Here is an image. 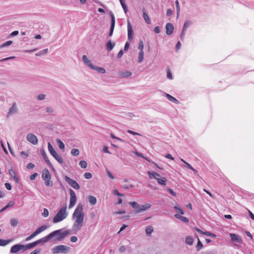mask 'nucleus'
Listing matches in <instances>:
<instances>
[{
  "label": "nucleus",
  "instance_id": "a878e982",
  "mask_svg": "<svg viewBox=\"0 0 254 254\" xmlns=\"http://www.w3.org/2000/svg\"><path fill=\"white\" fill-rule=\"evenodd\" d=\"M175 217L176 218L179 219L180 220L182 221L183 222H186V223H188L189 222V220L187 218H186L184 216H181L178 214H176L175 215Z\"/></svg>",
  "mask_w": 254,
  "mask_h": 254
},
{
  "label": "nucleus",
  "instance_id": "f8f14e48",
  "mask_svg": "<svg viewBox=\"0 0 254 254\" xmlns=\"http://www.w3.org/2000/svg\"><path fill=\"white\" fill-rule=\"evenodd\" d=\"M110 15L111 16V26H110V30L109 33V36L111 37L113 35L115 26V17L114 16V14L110 12Z\"/></svg>",
  "mask_w": 254,
  "mask_h": 254
},
{
  "label": "nucleus",
  "instance_id": "393cba45",
  "mask_svg": "<svg viewBox=\"0 0 254 254\" xmlns=\"http://www.w3.org/2000/svg\"><path fill=\"white\" fill-rule=\"evenodd\" d=\"M132 73L129 71H122L120 73V75L122 77H128L131 75Z\"/></svg>",
  "mask_w": 254,
  "mask_h": 254
},
{
  "label": "nucleus",
  "instance_id": "f704fd0d",
  "mask_svg": "<svg viewBox=\"0 0 254 254\" xmlns=\"http://www.w3.org/2000/svg\"><path fill=\"white\" fill-rule=\"evenodd\" d=\"M144 57V52L143 51H139L138 54V62L140 63L143 61Z\"/></svg>",
  "mask_w": 254,
  "mask_h": 254
},
{
  "label": "nucleus",
  "instance_id": "f03ea898",
  "mask_svg": "<svg viewBox=\"0 0 254 254\" xmlns=\"http://www.w3.org/2000/svg\"><path fill=\"white\" fill-rule=\"evenodd\" d=\"M84 214L83 212V205L79 203L77 206L72 214V219L75 222L72 226V230L75 231L79 230L83 226Z\"/></svg>",
  "mask_w": 254,
  "mask_h": 254
},
{
  "label": "nucleus",
  "instance_id": "9b49d317",
  "mask_svg": "<svg viewBox=\"0 0 254 254\" xmlns=\"http://www.w3.org/2000/svg\"><path fill=\"white\" fill-rule=\"evenodd\" d=\"M40 153L41 155L42 156L43 160L46 162V163L48 164V166L52 169L53 170H55L54 167H53L52 164L51 163L50 161L49 160L46 152L45 150L43 149L40 150Z\"/></svg>",
  "mask_w": 254,
  "mask_h": 254
},
{
  "label": "nucleus",
  "instance_id": "cd10ccee",
  "mask_svg": "<svg viewBox=\"0 0 254 254\" xmlns=\"http://www.w3.org/2000/svg\"><path fill=\"white\" fill-rule=\"evenodd\" d=\"M156 180H157L158 183L159 185H162V186H165L166 183V179L165 178H159L156 179Z\"/></svg>",
  "mask_w": 254,
  "mask_h": 254
},
{
  "label": "nucleus",
  "instance_id": "2f4dec72",
  "mask_svg": "<svg viewBox=\"0 0 254 254\" xmlns=\"http://www.w3.org/2000/svg\"><path fill=\"white\" fill-rule=\"evenodd\" d=\"M48 228V227L46 225H43L40 227H39L38 229L36 230V231H38V233L40 234L43 231H45L46 229Z\"/></svg>",
  "mask_w": 254,
  "mask_h": 254
},
{
  "label": "nucleus",
  "instance_id": "c756f323",
  "mask_svg": "<svg viewBox=\"0 0 254 254\" xmlns=\"http://www.w3.org/2000/svg\"><path fill=\"white\" fill-rule=\"evenodd\" d=\"M192 24V22L190 20H186L184 23L183 28V29L184 30V31H186L187 29V28Z\"/></svg>",
  "mask_w": 254,
  "mask_h": 254
},
{
  "label": "nucleus",
  "instance_id": "20e7f679",
  "mask_svg": "<svg viewBox=\"0 0 254 254\" xmlns=\"http://www.w3.org/2000/svg\"><path fill=\"white\" fill-rule=\"evenodd\" d=\"M82 59L84 64L89 66L92 69L96 70L101 73H105L106 72V70L103 67H98L92 64L91 62L88 59L86 55H83Z\"/></svg>",
  "mask_w": 254,
  "mask_h": 254
},
{
  "label": "nucleus",
  "instance_id": "8fccbe9b",
  "mask_svg": "<svg viewBox=\"0 0 254 254\" xmlns=\"http://www.w3.org/2000/svg\"><path fill=\"white\" fill-rule=\"evenodd\" d=\"M15 57H14V56L3 58L2 59H0V63L2 62L7 61H9L10 60L13 59H15Z\"/></svg>",
  "mask_w": 254,
  "mask_h": 254
},
{
  "label": "nucleus",
  "instance_id": "864d4df0",
  "mask_svg": "<svg viewBox=\"0 0 254 254\" xmlns=\"http://www.w3.org/2000/svg\"><path fill=\"white\" fill-rule=\"evenodd\" d=\"M143 48H144V45L143 43V42L142 41H140L138 45V49L139 51H143Z\"/></svg>",
  "mask_w": 254,
  "mask_h": 254
},
{
  "label": "nucleus",
  "instance_id": "ddd939ff",
  "mask_svg": "<svg viewBox=\"0 0 254 254\" xmlns=\"http://www.w3.org/2000/svg\"><path fill=\"white\" fill-rule=\"evenodd\" d=\"M26 138L29 142L33 144H36L38 142V138L37 136L32 133H28Z\"/></svg>",
  "mask_w": 254,
  "mask_h": 254
},
{
  "label": "nucleus",
  "instance_id": "49530a36",
  "mask_svg": "<svg viewBox=\"0 0 254 254\" xmlns=\"http://www.w3.org/2000/svg\"><path fill=\"white\" fill-rule=\"evenodd\" d=\"M174 209H175L176 211L178 213H180V214H184V211L183 210L180 208V207H179L178 206H175L174 207Z\"/></svg>",
  "mask_w": 254,
  "mask_h": 254
},
{
  "label": "nucleus",
  "instance_id": "5701e85b",
  "mask_svg": "<svg viewBox=\"0 0 254 254\" xmlns=\"http://www.w3.org/2000/svg\"><path fill=\"white\" fill-rule=\"evenodd\" d=\"M166 97L170 101L173 103L176 104H178L179 103V101L176 98L169 94H166Z\"/></svg>",
  "mask_w": 254,
  "mask_h": 254
},
{
  "label": "nucleus",
  "instance_id": "4c0bfd02",
  "mask_svg": "<svg viewBox=\"0 0 254 254\" xmlns=\"http://www.w3.org/2000/svg\"><path fill=\"white\" fill-rule=\"evenodd\" d=\"M18 223V221L16 218H12L10 220V225L12 227H16Z\"/></svg>",
  "mask_w": 254,
  "mask_h": 254
},
{
  "label": "nucleus",
  "instance_id": "e433bc0d",
  "mask_svg": "<svg viewBox=\"0 0 254 254\" xmlns=\"http://www.w3.org/2000/svg\"><path fill=\"white\" fill-rule=\"evenodd\" d=\"M48 51V49H44L43 50L39 51V52L36 53L35 54V55L37 56H41L46 54L47 53Z\"/></svg>",
  "mask_w": 254,
  "mask_h": 254
},
{
  "label": "nucleus",
  "instance_id": "f257e3e1",
  "mask_svg": "<svg viewBox=\"0 0 254 254\" xmlns=\"http://www.w3.org/2000/svg\"><path fill=\"white\" fill-rule=\"evenodd\" d=\"M70 233V230H66L64 232H62V229H59L54 231L48 235L43 237L42 238L37 240L35 242L36 245L40 244L46 243L51 240L52 239L56 237L55 240L56 241H61L64 239V238Z\"/></svg>",
  "mask_w": 254,
  "mask_h": 254
},
{
  "label": "nucleus",
  "instance_id": "dca6fc26",
  "mask_svg": "<svg viewBox=\"0 0 254 254\" xmlns=\"http://www.w3.org/2000/svg\"><path fill=\"white\" fill-rule=\"evenodd\" d=\"M9 174L10 176L13 178V180L16 184L19 182V179L18 176L16 175L15 172L13 169L9 170Z\"/></svg>",
  "mask_w": 254,
  "mask_h": 254
},
{
  "label": "nucleus",
  "instance_id": "a18cd8bd",
  "mask_svg": "<svg viewBox=\"0 0 254 254\" xmlns=\"http://www.w3.org/2000/svg\"><path fill=\"white\" fill-rule=\"evenodd\" d=\"M79 165L81 168L85 169L87 167V163L85 161L81 160L79 162Z\"/></svg>",
  "mask_w": 254,
  "mask_h": 254
},
{
  "label": "nucleus",
  "instance_id": "f3484780",
  "mask_svg": "<svg viewBox=\"0 0 254 254\" xmlns=\"http://www.w3.org/2000/svg\"><path fill=\"white\" fill-rule=\"evenodd\" d=\"M166 34L168 35H171L174 31V26L172 24L168 23L166 25Z\"/></svg>",
  "mask_w": 254,
  "mask_h": 254
},
{
  "label": "nucleus",
  "instance_id": "ea45409f",
  "mask_svg": "<svg viewBox=\"0 0 254 254\" xmlns=\"http://www.w3.org/2000/svg\"><path fill=\"white\" fill-rule=\"evenodd\" d=\"M197 240H198V242H197V245L196 246V249L197 251H199L203 247V246L198 238H197Z\"/></svg>",
  "mask_w": 254,
  "mask_h": 254
},
{
  "label": "nucleus",
  "instance_id": "72a5a7b5",
  "mask_svg": "<svg viewBox=\"0 0 254 254\" xmlns=\"http://www.w3.org/2000/svg\"><path fill=\"white\" fill-rule=\"evenodd\" d=\"M88 198L89 201L91 204L94 205L96 203L97 199L95 196L90 195Z\"/></svg>",
  "mask_w": 254,
  "mask_h": 254
},
{
  "label": "nucleus",
  "instance_id": "7c9ffc66",
  "mask_svg": "<svg viewBox=\"0 0 254 254\" xmlns=\"http://www.w3.org/2000/svg\"><path fill=\"white\" fill-rule=\"evenodd\" d=\"M11 241V240L0 239V246H5Z\"/></svg>",
  "mask_w": 254,
  "mask_h": 254
},
{
  "label": "nucleus",
  "instance_id": "6ab92c4d",
  "mask_svg": "<svg viewBox=\"0 0 254 254\" xmlns=\"http://www.w3.org/2000/svg\"><path fill=\"white\" fill-rule=\"evenodd\" d=\"M129 205L132 206V207L135 209V212L136 213H139V212H138V210H139V208H140V205L136 202L133 201V202H130L129 203Z\"/></svg>",
  "mask_w": 254,
  "mask_h": 254
},
{
  "label": "nucleus",
  "instance_id": "3c124183",
  "mask_svg": "<svg viewBox=\"0 0 254 254\" xmlns=\"http://www.w3.org/2000/svg\"><path fill=\"white\" fill-rule=\"evenodd\" d=\"M15 57H14V56L3 58L2 59H0V63L2 62L7 61H9L10 60L13 59H15Z\"/></svg>",
  "mask_w": 254,
  "mask_h": 254
},
{
  "label": "nucleus",
  "instance_id": "de8ad7c7",
  "mask_svg": "<svg viewBox=\"0 0 254 254\" xmlns=\"http://www.w3.org/2000/svg\"><path fill=\"white\" fill-rule=\"evenodd\" d=\"M113 194L115 195H117L119 196H123L124 195V194L119 192L118 190H113Z\"/></svg>",
  "mask_w": 254,
  "mask_h": 254
},
{
  "label": "nucleus",
  "instance_id": "69168bd1",
  "mask_svg": "<svg viewBox=\"0 0 254 254\" xmlns=\"http://www.w3.org/2000/svg\"><path fill=\"white\" fill-rule=\"evenodd\" d=\"M41 250L40 249H36L34 251H32L30 254H39Z\"/></svg>",
  "mask_w": 254,
  "mask_h": 254
},
{
  "label": "nucleus",
  "instance_id": "774afa93",
  "mask_svg": "<svg viewBox=\"0 0 254 254\" xmlns=\"http://www.w3.org/2000/svg\"><path fill=\"white\" fill-rule=\"evenodd\" d=\"M123 54H124L123 51L122 50H120L117 55V58L118 59L121 58V57L123 56Z\"/></svg>",
  "mask_w": 254,
  "mask_h": 254
},
{
  "label": "nucleus",
  "instance_id": "473e14b6",
  "mask_svg": "<svg viewBox=\"0 0 254 254\" xmlns=\"http://www.w3.org/2000/svg\"><path fill=\"white\" fill-rule=\"evenodd\" d=\"M48 228V227L46 225H43L40 227H39L38 229L36 230V231H38V233L40 234L43 231H45L46 229Z\"/></svg>",
  "mask_w": 254,
  "mask_h": 254
},
{
  "label": "nucleus",
  "instance_id": "4468645a",
  "mask_svg": "<svg viewBox=\"0 0 254 254\" xmlns=\"http://www.w3.org/2000/svg\"><path fill=\"white\" fill-rule=\"evenodd\" d=\"M133 31L129 20L127 21V37L128 40L131 41L133 39Z\"/></svg>",
  "mask_w": 254,
  "mask_h": 254
},
{
  "label": "nucleus",
  "instance_id": "c03bdc74",
  "mask_svg": "<svg viewBox=\"0 0 254 254\" xmlns=\"http://www.w3.org/2000/svg\"><path fill=\"white\" fill-rule=\"evenodd\" d=\"M12 43V41H7L6 42L3 43L0 46V48H4V47H7V46L10 45Z\"/></svg>",
  "mask_w": 254,
  "mask_h": 254
},
{
  "label": "nucleus",
  "instance_id": "c9c22d12",
  "mask_svg": "<svg viewBox=\"0 0 254 254\" xmlns=\"http://www.w3.org/2000/svg\"><path fill=\"white\" fill-rule=\"evenodd\" d=\"M153 231V227L151 226L146 227L145 229V232L147 235L151 234Z\"/></svg>",
  "mask_w": 254,
  "mask_h": 254
},
{
  "label": "nucleus",
  "instance_id": "338daca9",
  "mask_svg": "<svg viewBox=\"0 0 254 254\" xmlns=\"http://www.w3.org/2000/svg\"><path fill=\"white\" fill-rule=\"evenodd\" d=\"M107 174L108 176L111 178V179H114L115 177L112 175V174L108 170L107 171Z\"/></svg>",
  "mask_w": 254,
  "mask_h": 254
},
{
  "label": "nucleus",
  "instance_id": "412c9836",
  "mask_svg": "<svg viewBox=\"0 0 254 254\" xmlns=\"http://www.w3.org/2000/svg\"><path fill=\"white\" fill-rule=\"evenodd\" d=\"M17 112V107L16 103H13L12 106L10 108L8 113V116H10L12 114H13Z\"/></svg>",
  "mask_w": 254,
  "mask_h": 254
},
{
  "label": "nucleus",
  "instance_id": "a19ab883",
  "mask_svg": "<svg viewBox=\"0 0 254 254\" xmlns=\"http://www.w3.org/2000/svg\"><path fill=\"white\" fill-rule=\"evenodd\" d=\"M134 154L138 157H141L142 158H144V159H145L146 160H147L148 162H151L150 160L147 157H144L143 154L140 152H138L137 151H135L134 152Z\"/></svg>",
  "mask_w": 254,
  "mask_h": 254
},
{
  "label": "nucleus",
  "instance_id": "6e6552de",
  "mask_svg": "<svg viewBox=\"0 0 254 254\" xmlns=\"http://www.w3.org/2000/svg\"><path fill=\"white\" fill-rule=\"evenodd\" d=\"M69 248L64 245H59L53 249V253L57 254L60 253H67L68 252Z\"/></svg>",
  "mask_w": 254,
  "mask_h": 254
},
{
  "label": "nucleus",
  "instance_id": "2eb2a0df",
  "mask_svg": "<svg viewBox=\"0 0 254 254\" xmlns=\"http://www.w3.org/2000/svg\"><path fill=\"white\" fill-rule=\"evenodd\" d=\"M24 245L21 244H16L13 246L10 249V253H16L19 252L20 250L23 249L24 250Z\"/></svg>",
  "mask_w": 254,
  "mask_h": 254
},
{
  "label": "nucleus",
  "instance_id": "c85d7f7f",
  "mask_svg": "<svg viewBox=\"0 0 254 254\" xmlns=\"http://www.w3.org/2000/svg\"><path fill=\"white\" fill-rule=\"evenodd\" d=\"M36 245L35 242H33L32 243H29L26 245H24V250H26L27 249H32L35 247Z\"/></svg>",
  "mask_w": 254,
  "mask_h": 254
},
{
  "label": "nucleus",
  "instance_id": "4d7b16f0",
  "mask_svg": "<svg viewBox=\"0 0 254 254\" xmlns=\"http://www.w3.org/2000/svg\"><path fill=\"white\" fill-rule=\"evenodd\" d=\"M4 186H5V188L8 190H11L12 189L11 186L10 184H9V183H5Z\"/></svg>",
  "mask_w": 254,
  "mask_h": 254
},
{
  "label": "nucleus",
  "instance_id": "9d476101",
  "mask_svg": "<svg viewBox=\"0 0 254 254\" xmlns=\"http://www.w3.org/2000/svg\"><path fill=\"white\" fill-rule=\"evenodd\" d=\"M69 193H70V200L69 204V208H71L75 204L76 202V196L74 191L71 190H69Z\"/></svg>",
  "mask_w": 254,
  "mask_h": 254
},
{
  "label": "nucleus",
  "instance_id": "5fc2aeb1",
  "mask_svg": "<svg viewBox=\"0 0 254 254\" xmlns=\"http://www.w3.org/2000/svg\"><path fill=\"white\" fill-rule=\"evenodd\" d=\"M167 76L169 79H173V76L170 69L167 70Z\"/></svg>",
  "mask_w": 254,
  "mask_h": 254
},
{
  "label": "nucleus",
  "instance_id": "aec40b11",
  "mask_svg": "<svg viewBox=\"0 0 254 254\" xmlns=\"http://www.w3.org/2000/svg\"><path fill=\"white\" fill-rule=\"evenodd\" d=\"M115 44L114 43H112L111 40H109L107 41L106 44V50L108 51H111L115 46Z\"/></svg>",
  "mask_w": 254,
  "mask_h": 254
},
{
  "label": "nucleus",
  "instance_id": "39448f33",
  "mask_svg": "<svg viewBox=\"0 0 254 254\" xmlns=\"http://www.w3.org/2000/svg\"><path fill=\"white\" fill-rule=\"evenodd\" d=\"M48 148L50 154L60 164H62L64 163L63 157L57 153L50 142H48Z\"/></svg>",
  "mask_w": 254,
  "mask_h": 254
},
{
  "label": "nucleus",
  "instance_id": "09e8293b",
  "mask_svg": "<svg viewBox=\"0 0 254 254\" xmlns=\"http://www.w3.org/2000/svg\"><path fill=\"white\" fill-rule=\"evenodd\" d=\"M42 216L44 217H47L49 215V211L47 208H44L43 212H42Z\"/></svg>",
  "mask_w": 254,
  "mask_h": 254
},
{
  "label": "nucleus",
  "instance_id": "1a4fd4ad",
  "mask_svg": "<svg viewBox=\"0 0 254 254\" xmlns=\"http://www.w3.org/2000/svg\"><path fill=\"white\" fill-rule=\"evenodd\" d=\"M65 181L70 185L72 188L75 190H78L80 188L79 184L74 180L70 179L69 177L65 176L64 177Z\"/></svg>",
  "mask_w": 254,
  "mask_h": 254
},
{
  "label": "nucleus",
  "instance_id": "680f3d73",
  "mask_svg": "<svg viewBox=\"0 0 254 254\" xmlns=\"http://www.w3.org/2000/svg\"><path fill=\"white\" fill-rule=\"evenodd\" d=\"M46 112L49 114H52L54 112V110L50 107H47L46 108Z\"/></svg>",
  "mask_w": 254,
  "mask_h": 254
},
{
  "label": "nucleus",
  "instance_id": "0eeeda50",
  "mask_svg": "<svg viewBox=\"0 0 254 254\" xmlns=\"http://www.w3.org/2000/svg\"><path fill=\"white\" fill-rule=\"evenodd\" d=\"M231 241L234 243L236 246H238L243 243V240L241 237L236 234L230 233L229 234Z\"/></svg>",
  "mask_w": 254,
  "mask_h": 254
},
{
  "label": "nucleus",
  "instance_id": "603ef678",
  "mask_svg": "<svg viewBox=\"0 0 254 254\" xmlns=\"http://www.w3.org/2000/svg\"><path fill=\"white\" fill-rule=\"evenodd\" d=\"M92 177V175L90 173L87 172L84 174V177L86 179H90Z\"/></svg>",
  "mask_w": 254,
  "mask_h": 254
},
{
  "label": "nucleus",
  "instance_id": "052dcab7",
  "mask_svg": "<svg viewBox=\"0 0 254 254\" xmlns=\"http://www.w3.org/2000/svg\"><path fill=\"white\" fill-rule=\"evenodd\" d=\"M122 187L124 189H128L129 188H132L133 187V185H123Z\"/></svg>",
  "mask_w": 254,
  "mask_h": 254
},
{
  "label": "nucleus",
  "instance_id": "4be33fe9",
  "mask_svg": "<svg viewBox=\"0 0 254 254\" xmlns=\"http://www.w3.org/2000/svg\"><path fill=\"white\" fill-rule=\"evenodd\" d=\"M151 207V204L150 203H146L144 205H140V208L138 210V212H141L149 209Z\"/></svg>",
  "mask_w": 254,
  "mask_h": 254
},
{
  "label": "nucleus",
  "instance_id": "bf43d9fd",
  "mask_svg": "<svg viewBox=\"0 0 254 254\" xmlns=\"http://www.w3.org/2000/svg\"><path fill=\"white\" fill-rule=\"evenodd\" d=\"M45 95L43 94H39L38 96V100H43L45 99Z\"/></svg>",
  "mask_w": 254,
  "mask_h": 254
},
{
  "label": "nucleus",
  "instance_id": "e2e57ef3",
  "mask_svg": "<svg viewBox=\"0 0 254 254\" xmlns=\"http://www.w3.org/2000/svg\"><path fill=\"white\" fill-rule=\"evenodd\" d=\"M34 167H35V165L32 163H29L27 165V168L28 169H32L34 168Z\"/></svg>",
  "mask_w": 254,
  "mask_h": 254
},
{
  "label": "nucleus",
  "instance_id": "0e129e2a",
  "mask_svg": "<svg viewBox=\"0 0 254 254\" xmlns=\"http://www.w3.org/2000/svg\"><path fill=\"white\" fill-rule=\"evenodd\" d=\"M129 42H127L126 43H125V45L124 46V50L126 52L128 50V48H129Z\"/></svg>",
  "mask_w": 254,
  "mask_h": 254
},
{
  "label": "nucleus",
  "instance_id": "6e6d98bb",
  "mask_svg": "<svg viewBox=\"0 0 254 254\" xmlns=\"http://www.w3.org/2000/svg\"><path fill=\"white\" fill-rule=\"evenodd\" d=\"M14 204H15L14 201L13 200H11V201H10L8 203V204L5 206V207L7 209L8 208L13 206L14 205Z\"/></svg>",
  "mask_w": 254,
  "mask_h": 254
},
{
  "label": "nucleus",
  "instance_id": "79ce46f5",
  "mask_svg": "<svg viewBox=\"0 0 254 254\" xmlns=\"http://www.w3.org/2000/svg\"><path fill=\"white\" fill-rule=\"evenodd\" d=\"M175 4H176V10H177V17H178V16L179 15L180 11V5H179V2L178 0H176L175 1Z\"/></svg>",
  "mask_w": 254,
  "mask_h": 254
},
{
  "label": "nucleus",
  "instance_id": "37998d69",
  "mask_svg": "<svg viewBox=\"0 0 254 254\" xmlns=\"http://www.w3.org/2000/svg\"><path fill=\"white\" fill-rule=\"evenodd\" d=\"M71 154L74 156H77L79 154V151L78 149H72L71 151Z\"/></svg>",
  "mask_w": 254,
  "mask_h": 254
},
{
  "label": "nucleus",
  "instance_id": "bb28decb",
  "mask_svg": "<svg viewBox=\"0 0 254 254\" xmlns=\"http://www.w3.org/2000/svg\"><path fill=\"white\" fill-rule=\"evenodd\" d=\"M185 242L189 245H192L193 242V239L191 236H188L186 237Z\"/></svg>",
  "mask_w": 254,
  "mask_h": 254
},
{
  "label": "nucleus",
  "instance_id": "58836bf2",
  "mask_svg": "<svg viewBox=\"0 0 254 254\" xmlns=\"http://www.w3.org/2000/svg\"><path fill=\"white\" fill-rule=\"evenodd\" d=\"M57 143L58 144L59 147L61 149H64V143L62 142V140H61L60 139H57Z\"/></svg>",
  "mask_w": 254,
  "mask_h": 254
},
{
  "label": "nucleus",
  "instance_id": "423d86ee",
  "mask_svg": "<svg viewBox=\"0 0 254 254\" xmlns=\"http://www.w3.org/2000/svg\"><path fill=\"white\" fill-rule=\"evenodd\" d=\"M42 178L44 180L45 184L47 187H52L53 186V182L50 180L51 175L48 169H45L43 171Z\"/></svg>",
  "mask_w": 254,
  "mask_h": 254
},
{
  "label": "nucleus",
  "instance_id": "a211bd4d",
  "mask_svg": "<svg viewBox=\"0 0 254 254\" xmlns=\"http://www.w3.org/2000/svg\"><path fill=\"white\" fill-rule=\"evenodd\" d=\"M142 13H143V17L145 21V22L147 24H150L151 23V20L150 19V18L147 14V12H146V10L145 8H143L142 10Z\"/></svg>",
  "mask_w": 254,
  "mask_h": 254
},
{
  "label": "nucleus",
  "instance_id": "13d9d810",
  "mask_svg": "<svg viewBox=\"0 0 254 254\" xmlns=\"http://www.w3.org/2000/svg\"><path fill=\"white\" fill-rule=\"evenodd\" d=\"M38 175V173H33L32 175H31L30 177V180H35L36 177H37V176Z\"/></svg>",
  "mask_w": 254,
  "mask_h": 254
},
{
  "label": "nucleus",
  "instance_id": "b1692460",
  "mask_svg": "<svg viewBox=\"0 0 254 254\" xmlns=\"http://www.w3.org/2000/svg\"><path fill=\"white\" fill-rule=\"evenodd\" d=\"M147 174L149 176V177L150 179H154L156 180V179H157V177H160V175L156 172H147Z\"/></svg>",
  "mask_w": 254,
  "mask_h": 254
},
{
  "label": "nucleus",
  "instance_id": "7ed1b4c3",
  "mask_svg": "<svg viewBox=\"0 0 254 254\" xmlns=\"http://www.w3.org/2000/svg\"><path fill=\"white\" fill-rule=\"evenodd\" d=\"M67 214L66 212V206H64L62 207L53 218V222L54 223H57L62 221L66 218Z\"/></svg>",
  "mask_w": 254,
  "mask_h": 254
}]
</instances>
